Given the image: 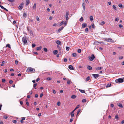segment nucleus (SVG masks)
<instances>
[{"instance_id":"nucleus-18","label":"nucleus","mask_w":124,"mask_h":124,"mask_svg":"<svg viewBox=\"0 0 124 124\" xmlns=\"http://www.w3.org/2000/svg\"><path fill=\"white\" fill-rule=\"evenodd\" d=\"M108 42H113L114 41L112 40V39H110V38L108 39Z\"/></svg>"},{"instance_id":"nucleus-8","label":"nucleus","mask_w":124,"mask_h":124,"mask_svg":"<svg viewBox=\"0 0 124 124\" xmlns=\"http://www.w3.org/2000/svg\"><path fill=\"white\" fill-rule=\"evenodd\" d=\"M23 4V2L21 3L18 7L19 9L21 10L22 9Z\"/></svg>"},{"instance_id":"nucleus-55","label":"nucleus","mask_w":124,"mask_h":124,"mask_svg":"<svg viewBox=\"0 0 124 124\" xmlns=\"http://www.w3.org/2000/svg\"><path fill=\"white\" fill-rule=\"evenodd\" d=\"M61 104V103L60 102L58 101L57 102V105L58 106H60Z\"/></svg>"},{"instance_id":"nucleus-30","label":"nucleus","mask_w":124,"mask_h":124,"mask_svg":"<svg viewBox=\"0 0 124 124\" xmlns=\"http://www.w3.org/2000/svg\"><path fill=\"white\" fill-rule=\"evenodd\" d=\"M86 100L85 99H83L82 100V102L84 103L86 102Z\"/></svg>"},{"instance_id":"nucleus-53","label":"nucleus","mask_w":124,"mask_h":124,"mask_svg":"<svg viewBox=\"0 0 124 124\" xmlns=\"http://www.w3.org/2000/svg\"><path fill=\"white\" fill-rule=\"evenodd\" d=\"M36 46L35 44H32V46L33 47H34Z\"/></svg>"},{"instance_id":"nucleus-44","label":"nucleus","mask_w":124,"mask_h":124,"mask_svg":"<svg viewBox=\"0 0 124 124\" xmlns=\"http://www.w3.org/2000/svg\"><path fill=\"white\" fill-rule=\"evenodd\" d=\"M37 85V84H34L33 85V87H34V88L35 89H36V88L35 87H36V86Z\"/></svg>"},{"instance_id":"nucleus-45","label":"nucleus","mask_w":124,"mask_h":124,"mask_svg":"<svg viewBox=\"0 0 124 124\" xmlns=\"http://www.w3.org/2000/svg\"><path fill=\"white\" fill-rule=\"evenodd\" d=\"M64 61L65 62H66L67 61V58H65L64 59Z\"/></svg>"},{"instance_id":"nucleus-2","label":"nucleus","mask_w":124,"mask_h":124,"mask_svg":"<svg viewBox=\"0 0 124 124\" xmlns=\"http://www.w3.org/2000/svg\"><path fill=\"white\" fill-rule=\"evenodd\" d=\"M22 40L24 44H25L27 43V38L26 36L24 35L22 38Z\"/></svg>"},{"instance_id":"nucleus-14","label":"nucleus","mask_w":124,"mask_h":124,"mask_svg":"<svg viewBox=\"0 0 124 124\" xmlns=\"http://www.w3.org/2000/svg\"><path fill=\"white\" fill-rule=\"evenodd\" d=\"M111 84L108 83L106 85V87H109L111 86Z\"/></svg>"},{"instance_id":"nucleus-28","label":"nucleus","mask_w":124,"mask_h":124,"mask_svg":"<svg viewBox=\"0 0 124 124\" xmlns=\"http://www.w3.org/2000/svg\"><path fill=\"white\" fill-rule=\"evenodd\" d=\"M79 90L80 92L82 93H85V91L84 90H81V89H79Z\"/></svg>"},{"instance_id":"nucleus-17","label":"nucleus","mask_w":124,"mask_h":124,"mask_svg":"<svg viewBox=\"0 0 124 124\" xmlns=\"http://www.w3.org/2000/svg\"><path fill=\"white\" fill-rule=\"evenodd\" d=\"M42 47L41 46L39 47L36 48V50H40L41 49Z\"/></svg>"},{"instance_id":"nucleus-48","label":"nucleus","mask_w":124,"mask_h":124,"mask_svg":"<svg viewBox=\"0 0 124 124\" xmlns=\"http://www.w3.org/2000/svg\"><path fill=\"white\" fill-rule=\"evenodd\" d=\"M43 95V94L42 93H41L40 95V97L41 98Z\"/></svg>"},{"instance_id":"nucleus-9","label":"nucleus","mask_w":124,"mask_h":124,"mask_svg":"<svg viewBox=\"0 0 124 124\" xmlns=\"http://www.w3.org/2000/svg\"><path fill=\"white\" fill-rule=\"evenodd\" d=\"M56 43L57 44L59 45H61L62 44V43L61 41L60 40H57L56 41Z\"/></svg>"},{"instance_id":"nucleus-15","label":"nucleus","mask_w":124,"mask_h":124,"mask_svg":"<svg viewBox=\"0 0 124 124\" xmlns=\"http://www.w3.org/2000/svg\"><path fill=\"white\" fill-rule=\"evenodd\" d=\"M117 105L119 107L122 108L123 107V106L120 103H117Z\"/></svg>"},{"instance_id":"nucleus-10","label":"nucleus","mask_w":124,"mask_h":124,"mask_svg":"<svg viewBox=\"0 0 124 124\" xmlns=\"http://www.w3.org/2000/svg\"><path fill=\"white\" fill-rule=\"evenodd\" d=\"M83 8L85 11V4L84 2H83L82 5Z\"/></svg>"},{"instance_id":"nucleus-56","label":"nucleus","mask_w":124,"mask_h":124,"mask_svg":"<svg viewBox=\"0 0 124 124\" xmlns=\"http://www.w3.org/2000/svg\"><path fill=\"white\" fill-rule=\"evenodd\" d=\"M0 8H2V9H4V7H3V6H1V5H0Z\"/></svg>"},{"instance_id":"nucleus-54","label":"nucleus","mask_w":124,"mask_h":124,"mask_svg":"<svg viewBox=\"0 0 124 124\" xmlns=\"http://www.w3.org/2000/svg\"><path fill=\"white\" fill-rule=\"evenodd\" d=\"M30 33L31 35H33V33L32 32V31H30Z\"/></svg>"},{"instance_id":"nucleus-27","label":"nucleus","mask_w":124,"mask_h":124,"mask_svg":"<svg viewBox=\"0 0 124 124\" xmlns=\"http://www.w3.org/2000/svg\"><path fill=\"white\" fill-rule=\"evenodd\" d=\"M70 114L71 115V116L72 117H73L74 115V113L72 112L70 113Z\"/></svg>"},{"instance_id":"nucleus-47","label":"nucleus","mask_w":124,"mask_h":124,"mask_svg":"<svg viewBox=\"0 0 124 124\" xmlns=\"http://www.w3.org/2000/svg\"><path fill=\"white\" fill-rule=\"evenodd\" d=\"M23 16L24 17H26V16L27 15L25 13H23Z\"/></svg>"},{"instance_id":"nucleus-1","label":"nucleus","mask_w":124,"mask_h":124,"mask_svg":"<svg viewBox=\"0 0 124 124\" xmlns=\"http://www.w3.org/2000/svg\"><path fill=\"white\" fill-rule=\"evenodd\" d=\"M35 70L31 67L28 68L27 70V71L28 72H30L31 73H34Z\"/></svg>"},{"instance_id":"nucleus-12","label":"nucleus","mask_w":124,"mask_h":124,"mask_svg":"<svg viewBox=\"0 0 124 124\" xmlns=\"http://www.w3.org/2000/svg\"><path fill=\"white\" fill-rule=\"evenodd\" d=\"M64 28V27L62 26L61 28H59L58 31V33L61 30H62Z\"/></svg>"},{"instance_id":"nucleus-21","label":"nucleus","mask_w":124,"mask_h":124,"mask_svg":"<svg viewBox=\"0 0 124 124\" xmlns=\"http://www.w3.org/2000/svg\"><path fill=\"white\" fill-rule=\"evenodd\" d=\"M87 68L88 70H91L92 69V67L90 66H89L87 67Z\"/></svg>"},{"instance_id":"nucleus-57","label":"nucleus","mask_w":124,"mask_h":124,"mask_svg":"<svg viewBox=\"0 0 124 124\" xmlns=\"http://www.w3.org/2000/svg\"><path fill=\"white\" fill-rule=\"evenodd\" d=\"M119 59H121L123 58V57L122 56H120L119 58Z\"/></svg>"},{"instance_id":"nucleus-41","label":"nucleus","mask_w":124,"mask_h":124,"mask_svg":"<svg viewBox=\"0 0 124 124\" xmlns=\"http://www.w3.org/2000/svg\"><path fill=\"white\" fill-rule=\"evenodd\" d=\"M113 8L115 10H116V7L115 6V5H113Z\"/></svg>"},{"instance_id":"nucleus-50","label":"nucleus","mask_w":124,"mask_h":124,"mask_svg":"<svg viewBox=\"0 0 124 124\" xmlns=\"http://www.w3.org/2000/svg\"><path fill=\"white\" fill-rule=\"evenodd\" d=\"M12 122L14 123L15 124H16L17 123V121L16 120H14Z\"/></svg>"},{"instance_id":"nucleus-33","label":"nucleus","mask_w":124,"mask_h":124,"mask_svg":"<svg viewBox=\"0 0 124 124\" xmlns=\"http://www.w3.org/2000/svg\"><path fill=\"white\" fill-rule=\"evenodd\" d=\"M118 6L120 8H123L122 5L121 4H119L118 5Z\"/></svg>"},{"instance_id":"nucleus-36","label":"nucleus","mask_w":124,"mask_h":124,"mask_svg":"<svg viewBox=\"0 0 124 124\" xmlns=\"http://www.w3.org/2000/svg\"><path fill=\"white\" fill-rule=\"evenodd\" d=\"M44 51L45 52H47V50L46 48H44Z\"/></svg>"},{"instance_id":"nucleus-11","label":"nucleus","mask_w":124,"mask_h":124,"mask_svg":"<svg viewBox=\"0 0 124 124\" xmlns=\"http://www.w3.org/2000/svg\"><path fill=\"white\" fill-rule=\"evenodd\" d=\"M68 68L70 70H74L73 67V66L72 65H69L68 67Z\"/></svg>"},{"instance_id":"nucleus-51","label":"nucleus","mask_w":124,"mask_h":124,"mask_svg":"<svg viewBox=\"0 0 124 124\" xmlns=\"http://www.w3.org/2000/svg\"><path fill=\"white\" fill-rule=\"evenodd\" d=\"M73 119L72 117L70 119V122H72L73 120Z\"/></svg>"},{"instance_id":"nucleus-61","label":"nucleus","mask_w":124,"mask_h":124,"mask_svg":"<svg viewBox=\"0 0 124 124\" xmlns=\"http://www.w3.org/2000/svg\"><path fill=\"white\" fill-rule=\"evenodd\" d=\"M119 26L120 28L122 27H123L122 25L121 24H119Z\"/></svg>"},{"instance_id":"nucleus-19","label":"nucleus","mask_w":124,"mask_h":124,"mask_svg":"<svg viewBox=\"0 0 124 124\" xmlns=\"http://www.w3.org/2000/svg\"><path fill=\"white\" fill-rule=\"evenodd\" d=\"M29 0H26V5L27 6L29 4Z\"/></svg>"},{"instance_id":"nucleus-5","label":"nucleus","mask_w":124,"mask_h":124,"mask_svg":"<svg viewBox=\"0 0 124 124\" xmlns=\"http://www.w3.org/2000/svg\"><path fill=\"white\" fill-rule=\"evenodd\" d=\"M92 76L93 77H94V78L95 79H97V78L99 77V75L98 74H92Z\"/></svg>"},{"instance_id":"nucleus-58","label":"nucleus","mask_w":124,"mask_h":124,"mask_svg":"<svg viewBox=\"0 0 124 124\" xmlns=\"http://www.w3.org/2000/svg\"><path fill=\"white\" fill-rule=\"evenodd\" d=\"M88 28H86L85 29V32H87L88 31Z\"/></svg>"},{"instance_id":"nucleus-25","label":"nucleus","mask_w":124,"mask_h":124,"mask_svg":"<svg viewBox=\"0 0 124 124\" xmlns=\"http://www.w3.org/2000/svg\"><path fill=\"white\" fill-rule=\"evenodd\" d=\"M102 68L101 67H98L96 69L97 70H99L102 69Z\"/></svg>"},{"instance_id":"nucleus-60","label":"nucleus","mask_w":124,"mask_h":124,"mask_svg":"<svg viewBox=\"0 0 124 124\" xmlns=\"http://www.w3.org/2000/svg\"><path fill=\"white\" fill-rule=\"evenodd\" d=\"M114 104H111L110 105V106L111 107L113 108L114 107Z\"/></svg>"},{"instance_id":"nucleus-39","label":"nucleus","mask_w":124,"mask_h":124,"mask_svg":"<svg viewBox=\"0 0 124 124\" xmlns=\"http://www.w3.org/2000/svg\"><path fill=\"white\" fill-rule=\"evenodd\" d=\"M83 20V18L82 17L80 19V21L81 22Z\"/></svg>"},{"instance_id":"nucleus-26","label":"nucleus","mask_w":124,"mask_h":124,"mask_svg":"<svg viewBox=\"0 0 124 124\" xmlns=\"http://www.w3.org/2000/svg\"><path fill=\"white\" fill-rule=\"evenodd\" d=\"M71 98L73 99H75L76 98V96L75 95H73L71 96Z\"/></svg>"},{"instance_id":"nucleus-52","label":"nucleus","mask_w":124,"mask_h":124,"mask_svg":"<svg viewBox=\"0 0 124 124\" xmlns=\"http://www.w3.org/2000/svg\"><path fill=\"white\" fill-rule=\"evenodd\" d=\"M92 28H95V26L92 23Z\"/></svg>"},{"instance_id":"nucleus-64","label":"nucleus","mask_w":124,"mask_h":124,"mask_svg":"<svg viewBox=\"0 0 124 124\" xmlns=\"http://www.w3.org/2000/svg\"><path fill=\"white\" fill-rule=\"evenodd\" d=\"M121 124H123L124 123V120H122L121 122Z\"/></svg>"},{"instance_id":"nucleus-3","label":"nucleus","mask_w":124,"mask_h":124,"mask_svg":"<svg viewBox=\"0 0 124 124\" xmlns=\"http://www.w3.org/2000/svg\"><path fill=\"white\" fill-rule=\"evenodd\" d=\"M116 82L117 83H121L123 82V79L122 78H119L115 80Z\"/></svg>"},{"instance_id":"nucleus-13","label":"nucleus","mask_w":124,"mask_h":124,"mask_svg":"<svg viewBox=\"0 0 124 124\" xmlns=\"http://www.w3.org/2000/svg\"><path fill=\"white\" fill-rule=\"evenodd\" d=\"M87 25L86 24L84 23L82 25V28H85L87 26Z\"/></svg>"},{"instance_id":"nucleus-22","label":"nucleus","mask_w":124,"mask_h":124,"mask_svg":"<svg viewBox=\"0 0 124 124\" xmlns=\"http://www.w3.org/2000/svg\"><path fill=\"white\" fill-rule=\"evenodd\" d=\"M81 110V109H79L78 110L77 113V116H78V115L79 114L80 112V111Z\"/></svg>"},{"instance_id":"nucleus-6","label":"nucleus","mask_w":124,"mask_h":124,"mask_svg":"<svg viewBox=\"0 0 124 124\" xmlns=\"http://www.w3.org/2000/svg\"><path fill=\"white\" fill-rule=\"evenodd\" d=\"M69 11H67L66 12L65 18L66 20H68L69 19L68 16L69 15Z\"/></svg>"},{"instance_id":"nucleus-49","label":"nucleus","mask_w":124,"mask_h":124,"mask_svg":"<svg viewBox=\"0 0 124 124\" xmlns=\"http://www.w3.org/2000/svg\"><path fill=\"white\" fill-rule=\"evenodd\" d=\"M6 81V80L5 79H2V82H4Z\"/></svg>"},{"instance_id":"nucleus-40","label":"nucleus","mask_w":124,"mask_h":124,"mask_svg":"<svg viewBox=\"0 0 124 124\" xmlns=\"http://www.w3.org/2000/svg\"><path fill=\"white\" fill-rule=\"evenodd\" d=\"M80 106V105H78L77 107H76L75 108L76 109H78V108Z\"/></svg>"},{"instance_id":"nucleus-62","label":"nucleus","mask_w":124,"mask_h":124,"mask_svg":"<svg viewBox=\"0 0 124 124\" xmlns=\"http://www.w3.org/2000/svg\"><path fill=\"white\" fill-rule=\"evenodd\" d=\"M18 61H17V60H16L15 61V64H18Z\"/></svg>"},{"instance_id":"nucleus-4","label":"nucleus","mask_w":124,"mask_h":124,"mask_svg":"<svg viewBox=\"0 0 124 124\" xmlns=\"http://www.w3.org/2000/svg\"><path fill=\"white\" fill-rule=\"evenodd\" d=\"M88 58H89V60L92 61L94 60L95 58V57L94 54H92L91 56H89Z\"/></svg>"},{"instance_id":"nucleus-29","label":"nucleus","mask_w":124,"mask_h":124,"mask_svg":"<svg viewBox=\"0 0 124 124\" xmlns=\"http://www.w3.org/2000/svg\"><path fill=\"white\" fill-rule=\"evenodd\" d=\"M6 47H8L9 48H11V46L9 44H7L6 45Z\"/></svg>"},{"instance_id":"nucleus-37","label":"nucleus","mask_w":124,"mask_h":124,"mask_svg":"<svg viewBox=\"0 0 124 124\" xmlns=\"http://www.w3.org/2000/svg\"><path fill=\"white\" fill-rule=\"evenodd\" d=\"M67 83L68 84H70V80H68L67 81Z\"/></svg>"},{"instance_id":"nucleus-20","label":"nucleus","mask_w":124,"mask_h":124,"mask_svg":"<svg viewBox=\"0 0 124 124\" xmlns=\"http://www.w3.org/2000/svg\"><path fill=\"white\" fill-rule=\"evenodd\" d=\"M58 51L57 50H54L53 51V53L54 54H57Z\"/></svg>"},{"instance_id":"nucleus-24","label":"nucleus","mask_w":124,"mask_h":124,"mask_svg":"<svg viewBox=\"0 0 124 124\" xmlns=\"http://www.w3.org/2000/svg\"><path fill=\"white\" fill-rule=\"evenodd\" d=\"M90 21H92L93 19V17L92 16H90Z\"/></svg>"},{"instance_id":"nucleus-34","label":"nucleus","mask_w":124,"mask_h":124,"mask_svg":"<svg viewBox=\"0 0 124 124\" xmlns=\"http://www.w3.org/2000/svg\"><path fill=\"white\" fill-rule=\"evenodd\" d=\"M105 23V22L104 21H102V22H101V23H100V24H101L102 25H103Z\"/></svg>"},{"instance_id":"nucleus-31","label":"nucleus","mask_w":124,"mask_h":124,"mask_svg":"<svg viewBox=\"0 0 124 124\" xmlns=\"http://www.w3.org/2000/svg\"><path fill=\"white\" fill-rule=\"evenodd\" d=\"M36 3L34 4L33 6V8L34 9H36Z\"/></svg>"},{"instance_id":"nucleus-43","label":"nucleus","mask_w":124,"mask_h":124,"mask_svg":"<svg viewBox=\"0 0 124 124\" xmlns=\"http://www.w3.org/2000/svg\"><path fill=\"white\" fill-rule=\"evenodd\" d=\"M66 49L67 51H69L70 49V48L68 46L66 47Z\"/></svg>"},{"instance_id":"nucleus-46","label":"nucleus","mask_w":124,"mask_h":124,"mask_svg":"<svg viewBox=\"0 0 124 124\" xmlns=\"http://www.w3.org/2000/svg\"><path fill=\"white\" fill-rule=\"evenodd\" d=\"M3 118L5 119H6L8 118V116H3Z\"/></svg>"},{"instance_id":"nucleus-16","label":"nucleus","mask_w":124,"mask_h":124,"mask_svg":"<svg viewBox=\"0 0 124 124\" xmlns=\"http://www.w3.org/2000/svg\"><path fill=\"white\" fill-rule=\"evenodd\" d=\"M90 77L89 76L88 77H87L85 79V81L86 82L88 81L90 79Z\"/></svg>"},{"instance_id":"nucleus-38","label":"nucleus","mask_w":124,"mask_h":124,"mask_svg":"<svg viewBox=\"0 0 124 124\" xmlns=\"http://www.w3.org/2000/svg\"><path fill=\"white\" fill-rule=\"evenodd\" d=\"M118 117V115H116L115 116V118L116 119H117Z\"/></svg>"},{"instance_id":"nucleus-23","label":"nucleus","mask_w":124,"mask_h":124,"mask_svg":"<svg viewBox=\"0 0 124 124\" xmlns=\"http://www.w3.org/2000/svg\"><path fill=\"white\" fill-rule=\"evenodd\" d=\"M72 56L73 57H76L77 56V54L75 53H72Z\"/></svg>"},{"instance_id":"nucleus-63","label":"nucleus","mask_w":124,"mask_h":124,"mask_svg":"<svg viewBox=\"0 0 124 124\" xmlns=\"http://www.w3.org/2000/svg\"><path fill=\"white\" fill-rule=\"evenodd\" d=\"M21 119L22 120H24L25 119V118L24 117H22Z\"/></svg>"},{"instance_id":"nucleus-7","label":"nucleus","mask_w":124,"mask_h":124,"mask_svg":"<svg viewBox=\"0 0 124 124\" xmlns=\"http://www.w3.org/2000/svg\"><path fill=\"white\" fill-rule=\"evenodd\" d=\"M64 24V25L65 26L66 25V22H64V21H62L61 23L59 24V26H61L63 24Z\"/></svg>"},{"instance_id":"nucleus-42","label":"nucleus","mask_w":124,"mask_h":124,"mask_svg":"<svg viewBox=\"0 0 124 124\" xmlns=\"http://www.w3.org/2000/svg\"><path fill=\"white\" fill-rule=\"evenodd\" d=\"M51 78H46V79L48 80H51Z\"/></svg>"},{"instance_id":"nucleus-32","label":"nucleus","mask_w":124,"mask_h":124,"mask_svg":"<svg viewBox=\"0 0 124 124\" xmlns=\"http://www.w3.org/2000/svg\"><path fill=\"white\" fill-rule=\"evenodd\" d=\"M77 52L78 53H80L81 52V50L80 49H78V50Z\"/></svg>"},{"instance_id":"nucleus-35","label":"nucleus","mask_w":124,"mask_h":124,"mask_svg":"<svg viewBox=\"0 0 124 124\" xmlns=\"http://www.w3.org/2000/svg\"><path fill=\"white\" fill-rule=\"evenodd\" d=\"M95 43L97 45H99V42L98 41H96L95 42Z\"/></svg>"},{"instance_id":"nucleus-59","label":"nucleus","mask_w":124,"mask_h":124,"mask_svg":"<svg viewBox=\"0 0 124 124\" xmlns=\"http://www.w3.org/2000/svg\"><path fill=\"white\" fill-rule=\"evenodd\" d=\"M13 81L12 80H10L9 82V83L10 84H12L13 83Z\"/></svg>"}]
</instances>
